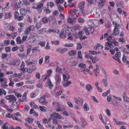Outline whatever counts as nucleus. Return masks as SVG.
<instances>
[{
	"label": "nucleus",
	"mask_w": 129,
	"mask_h": 129,
	"mask_svg": "<svg viewBox=\"0 0 129 129\" xmlns=\"http://www.w3.org/2000/svg\"><path fill=\"white\" fill-rule=\"evenodd\" d=\"M77 49L78 50H79L82 48V45L80 43H78L77 45Z\"/></svg>",
	"instance_id": "ea45409f"
},
{
	"label": "nucleus",
	"mask_w": 129,
	"mask_h": 129,
	"mask_svg": "<svg viewBox=\"0 0 129 129\" xmlns=\"http://www.w3.org/2000/svg\"><path fill=\"white\" fill-rule=\"evenodd\" d=\"M83 30L85 31V34L87 35H88L90 34V32L92 34L94 31V29L93 28L89 27L86 28L85 27H84Z\"/></svg>",
	"instance_id": "f257e3e1"
},
{
	"label": "nucleus",
	"mask_w": 129,
	"mask_h": 129,
	"mask_svg": "<svg viewBox=\"0 0 129 129\" xmlns=\"http://www.w3.org/2000/svg\"><path fill=\"white\" fill-rule=\"evenodd\" d=\"M58 9L60 12H62L63 10V7L61 5H58L57 6Z\"/></svg>",
	"instance_id": "f704fd0d"
},
{
	"label": "nucleus",
	"mask_w": 129,
	"mask_h": 129,
	"mask_svg": "<svg viewBox=\"0 0 129 129\" xmlns=\"http://www.w3.org/2000/svg\"><path fill=\"white\" fill-rule=\"evenodd\" d=\"M6 99L12 101H14L12 103V104L15 101H16V98L13 95H9L7 96L6 97Z\"/></svg>",
	"instance_id": "20e7f679"
},
{
	"label": "nucleus",
	"mask_w": 129,
	"mask_h": 129,
	"mask_svg": "<svg viewBox=\"0 0 129 129\" xmlns=\"http://www.w3.org/2000/svg\"><path fill=\"white\" fill-rule=\"evenodd\" d=\"M43 123L45 124H46L47 123H50V119L47 120L45 119H43Z\"/></svg>",
	"instance_id": "4c0bfd02"
},
{
	"label": "nucleus",
	"mask_w": 129,
	"mask_h": 129,
	"mask_svg": "<svg viewBox=\"0 0 129 129\" xmlns=\"http://www.w3.org/2000/svg\"><path fill=\"white\" fill-rule=\"evenodd\" d=\"M45 85L46 87H48L50 89H52L53 86V85L51 82H50V83H46Z\"/></svg>",
	"instance_id": "6ab92c4d"
},
{
	"label": "nucleus",
	"mask_w": 129,
	"mask_h": 129,
	"mask_svg": "<svg viewBox=\"0 0 129 129\" xmlns=\"http://www.w3.org/2000/svg\"><path fill=\"white\" fill-rule=\"evenodd\" d=\"M68 49L67 48L62 49L61 48H58L56 49V51L61 54H63L67 51Z\"/></svg>",
	"instance_id": "ddd939ff"
},
{
	"label": "nucleus",
	"mask_w": 129,
	"mask_h": 129,
	"mask_svg": "<svg viewBox=\"0 0 129 129\" xmlns=\"http://www.w3.org/2000/svg\"><path fill=\"white\" fill-rule=\"evenodd\" d=\"M106 112L107 115L109 116H111V114L110 113V111L108 109H106Z\"/></svg>",
	"instance_id": "e2e57ef3"
},
{
	"label": "nucleus",
	"mask_w": 129,
	"mask_h": 129,
	"mask_svg": "<svg viewBox=\"0 0 129 129\" xmlns=\"http://www.w3.org/2000/svg\"><path fill=\"white\" fill-rule=\"evenodd\" d=\"M23 3L25 5L27 6L30 4V3L26 0H24L23 1Z\"/></svg>",
	"instance_id": "052dcab7"
},
{
	"label": "nucleus",
	"mask_w": 129,
	"mask_h": 129,
	"mask_svg": "<svg viewBox=\"0 0 129 129\" xmlns=\"http://www.w3.org/2000/svg\"><path fill=\"white\" fill-rule=\"evenodd\" d=\"M16 41L18 44H21L23 43V42L21 40L20 36H18L16 39Z\"/></svg>",
	"instance_id": "f3484780"
},
{
	"label": "nucleus",
	"mask_w": 129,
	"mask_h": 129,
	"mask_svg": "<svg viewBox=\"0 0 129 129\" xmlns=\"http://www.w3.org/2000/svg\"><path fill=\"white\" fill-rule=\"evenodd\" d=\"M20 62L19 59L15 58L11 60L10 61V64L12 65L17 66L19 65Z\"/></svg>",
	"instance_id": "f03ea898"
},
{
	"label": "nucleus",
	"mask_w": 129,
	"mask_h": 129,
	"mask_svg": "<svg viewBox=\"0 0 129 129\" xmlns=\"http://www.w3.org/2000/svg\"><path fill=\"white\" fill-rule=\"evenodd\" d=\"M24 46L23 45H21L19 47V51L20 52H23L24 51Z\"/></svg>",
	"instance_id": "a19ab883"
},
{
	"label": "nucleus",
	"mask_w": 129,
	"mask_h": 129,
	"mask_svg": "<svg viewBox=\"0 0 129 129\" xmlns=\"http://www.w3.org/2000/svg\"><path fill=\"white\" fill-rule=\"evenodd\" d=\"M93 0H86L87 2H88V5L91 6L93 4Z\"/></svg>",
	"instance_id": "6e6d98bb"
},
{
	"label": "nucleus",
	"mask_w": 129,
	"mask_h": 129,
	"mask_svg": "<svg viewBox=\"0 0 129 129\" xmlns=\"http://www.w3.org/2000/svg\"><path fill=\"white\" fill-rule=\"evenodd\" d=\"M27 29L29 31H33L35 30V27L34 25L29 26L27 27Z\"/></svg>",
	"instance_id": "a878e982"
},
{
	"label": "nucleus",
	"mask_w": 129,
	"mask_h": 129,
	"mask_svg": "<svg viewBox=\"0 0 129 129\" xmlns=\"http://www.w3.org/2000/svg\"><path fill=\"white\" fill-rule=\"evenodd\" d=\"M91 98L96 103H99V101L97 100V99L94 96H91Z\"/></svg>",
	"instance_id": "3c124183"
},
{
	"label": "nucleus",
	"mask_w": 129,
	"mask_h": 129,
	"mask_svg": "<svg viewBox=\"0 0 129 129\" xmlns=\"http://www.w3.org/2000/svg\"><path fill=\"white\" fill-rule=\"evenodd\" d=\"M77 63H78L77 62L74 61L71 62L70 63V65L71 67H73L76 66Z\"/></svg>",
	"instance_id": "2f4dec72"
},
{
	"label": "nucleus",
	"mask_w": 129,
	"mask_h": 129,
	"mask_svg": "<svg viewBox=\"0 0 129 129\" xmlns=\"http://www.w3.org/2000/svg\"><path fill=\"white\" fill-rule=\"evenodd\" d=\"M88 25L89 26V27H92L93 28L95 26L94 24V22L92 20H89L87 22Z\"/></svg>",
	"instance_id": "f8f14e48"
},
{
	"label": "nucleus",
	"mask_w": 129,
	"mask_h": 129,
	"mask_svg": "<svg viewBox=\"0 0 129 129\" xmlns=\"http://www.w3.org/2000/svg\"><path fill=\"white\" fill-rule=\"evenodd\" d=\"M49 24L50 26H53L54 25L56 22L55 19L52 17H50L48 18Z\"/></svg>",
	"instance_id": "0eeeda50"
},
{
	"label": "nucleus",
	"mask_w": 129,
	"mask_h": 129,
	"mask_svg": "<svg viewBox=\"0 0 129 129\" xmlns=\"http://www.w3.org/2000/svg\"><path fill=\"white\" fill-rule=\"evenodd\" d=\"M78 58H79L81 59L82 57L81 55V51H79L78 52Z\"/></svg>",
	"instance_id": "de8ad7c7"
},
{
	"label": "nucleus",
	"mask_w": 129,
	"mask_h": 129,
	"mask_svg": "<svg viewBox=\"0 0 129 129\" xmlns=\"http://www.w3.org/2000/svg\"><path fill=\"white\" fill-rule=\"evenodd\" d=\"M27 69V71L26 72H28L29 73H32L33 71H34L36 69V67L35 65H33L30 66L29 68L28 69L26 68Z\"/></svg>",
	"instance_id": "6e6552de"
},
{
	"label": "nucleus",
	"mask_w": 129,
	"mask_h": 129,
	"mask_svg": "<svg viewBox=\"0 0 129 129\" xmlns=\"http://www.w3.org/2000/svg\"><path fill=\"white\" fill-rule=\"evenodd\" d=\"M39 102L43 105H46L47 103V102L46 101V97L43 96L39 98Z\"/></svg>",
	"instance_id": "39448f33"
},
{
	"label": "nucleus",
	"mask_w": 129,
	"mask_h": 129,
	"mask_svg": "<svg viewBox=\"0 0 129 129\" xmlns=\"http://www.w3.org/2000/svg\"><path fill=\"white\" fill-rule=\"evenodd\" d=\"M78 22L79 23H83L84 22V19L81 18H79L78 19Z\"/></svg>",
	"instance_id": "338daca9"
},
{
	"label": "nucleus",
	"mask_w": 129,
	"mask_h": 129,
	"mask_svg": "<svg viewBox=\"0 0 129 129\" xmlns=\"http://www.w3.org/2000/svg\"><path fill=\"white\" fill-rule=\"evenodd\" d=\"M13 115L14 117H13V118L14 120H16L19 122L21 121V119H18L17 117L18 116H21V115L20 113L19 112H17L15 114H14Z\"/></svg>",
	"instance_id": "9d476101"
},
{
	"label": "nucleus",
	"mask_w": 129,
	"mask_h": 129,
	"mask_svg": "<svg viewBox=\"0 0 129 129\" xmlns=\"http://www.w3.org/2000/svg\"><path fill=\"white\" fill-rule=\"evenodd\" d=\"M65 45L66 47H73V44L72 43L70 44L66 43Z\"/></svg>",
	"instance_id": "4d7b16f0"
},
{
	"label": "nucleus",
	"mask_w": 129,
	"mask_h": 129,
	"mask_svg": "<svg viewBox=\"0 0 129 129\" xmlns=\"http://www.w3.org/2000/svg\"><path fill=\"white\" fill-rule=\"evenodd\" d=\"M42 21L44 23H47L48 21V19L47 17H44L42 18Z\"/></svg>",
	"instance_id": "c756f323"
},
{
	"label": "nucleus",
	"mask_w": 129,
	"mask_h": 129,
	"mask_svg": "<svg viewBox=\"0 0 129 129\" xmlns=\"http://www.w3.org/2000/svg\"><path fill=\"white\" fill-rule=\"evenodd\" d=\"M76 54V51L75 50H72L70 51L69 53V55L70 56L75 55Z\"/></svg>",
	"instance_id": "dca6fc26"
},
{
	"label": "nucleus",
	"mask_w": 129,
	"mask_h": 129,
	"mask_svg": "<svg viewBox=\"0 0 129 129\" xmlns=\"http://www.w3.org/2000/svg\"><path fill=\"white\" fill-rule=\"evenodd\" d=\"M55 79L56 80V85H59L61 79L59 77V75L58 74H56V75Z\"/></svg>",
	"instance_id": "1a4fd4ad"
},
{
	"label": "nucleus",
	"mask_w": 129,
	"mask_h": 129,
	"mask_svg": "<svg viewBox=\"0 0 129 129\" xmlns=\"http://www.w3.org/2000/svg\"><path fill=\"white\" fill-rule=\"evenodd\" d=\"M85 2H82L80 3L78 5V7L79 8L82 9L84 8Z\"/></svg>",
	"instance_id": "412c9836"
},
{
	"label": "nucleus",
	"mask_w": 129,
	"mask_h": 129,
	"mask_svg": "<svg viewBox=\"0 0 129 129\" xmlns=\"http://www.w3.org/2000/svg\"><path fill=\"white\" fill-rule=\"evenodd\" d=\"M98 60V59L97 58L95 57H93V59L91 61L93 63H95L97 62Z\"/></svg>",
	"instance_id": "8fccbe9b"
},
{
	"label": "nucleus",
	"mask_w": 129,
	"mask_h": 129,
	"mask_svg": "<svg viewBox=\"0 0 129 129\" xmlns=\"http://www.w3.org/2000/svg\"><path fill=\"white\" fill-rule=\"evenodd\" d=\"M86 88L87 91H89L92 89V87L90 84H88L86 85Z\"/></svg>",
	"instance_id": "b1692460"
},
{
	"label": "nucleus",
	"mask_w": 129,
	"mask_h": 129,
	"mask_svg": "<svg viewBox=\"0 0 129 129\" xmlns=\"http://www.w3.org/2000/svg\"><path fill=\"white\" fill-rule=\"evenodd\" d=\"M4 26L5 29L7 30L9 29V25L7 23L4 24Z\"/></svg>",
	"instance_id": "c9c22d12"
},
{
	"label": "nucleus",
	"mask_w": 129,
	"mask_h": 129,
	"mask_svg": "<svg viewBox=\"0 0 129 129\" xmlns=\"http://www.w3.org/2000/svg\"><path fill=\"white\" fill-rule=\"evenodd\" d=\"M101 46V45L100 43H98L96 45H95L94 47V48L95 50H96L99 48Z\"/></svg>",
	"instance_id": "603ef678"
},
{
	"label": "nucleus",
	"mask_w": 129,
	"mask_h": 129,
	"mask_svg": "<svg viewBox=\"0 0 129 129\" xmlns=\"http://www.w3.org/2000/svg\"><path fill=\"white\" fill-rule=\"evenodd\" d=\"M119 30L118 29H117L116 27H115L113 35H114V36H118L119 35Z\"/></svg>",
	"instance_id": "4468645a"
},
{
	"label": "nucleus",
	"mask_w": 129,
	"mask_h": 129,
	"mask_svg": "<svg viewBox=\"0 0 129 129\" xmlns=\"http://www.w3.org/2000/svg\"><path fill=\"white\" fill-rule=\"evenodd\" d=\"M20 68L21 70L22 71L23 73L25 72L26 70H27V69H26V68H25L24 67H23L22 66H21Z\"/></svg>",
	"instance_id": "5fc2aeb1"
},
{
	"label": "nucleus",
	"mask_w": 129,
	"mask_h": 129,
	"mask_svg": "<svg viewBox=\"0 0 129 129\" xmlns=\"http://www.w3.org/2000/svg\"><path fill=\"white\" fill-rule=\"evenodd\" d=\"M24 17L23 16H18L17 19L18 21H20L22 20L23 18Z\"/></svg>",
	"instance_id": "0e129e2a"
},
{
	"label": "nucleus",
	"mask_w": 129,
	"mask_h": 129,
	"mask_svg": "<svg viewBox=\"0 0 129 129\" xmlns=\"http://www.w3.org/2000/svg\"><path fill=\"white\" fill-rule=\"evenodd\" d=\"M47 5L48 6H49L50 8H52L54 6V4L53 2H50L49 3L48 2L47 3Z\"/></svg>",
	"instance_id": "7c9ffc66"
},
{
	"label": "nucleus",
	"mask_w": 129,
	"mask_h": 129,
	"mask_svg": "<svg viewBox=\"0 0 129 129\" xmlns=\"http://www.w3.org/2000/svg\"><path fill=\"white\" fill-rule=\"evenodd\" d=\"M64 2V0H56L55 3L58 4L60 3H63Z\"/></svg>",
	"instance_id": "09e8293b"
},
{
	"label": "nucleus",
	"mask_w": 129,
	"mask_h": 129,
	"mask_svg": "<svg viewBox=\"0 0 129 129\" xmlns=\"http://www.w3.org/2000/svg\"><path fill=\"white\" fill-rule=\"evenodd\" d=\"M19 15V14L18 12L17 11H16L15 12L14 14V17L15 19L16 20L17 19V17H18V16Z\"/></svg>",
	"instance_id": "c03bdc74"
},
{
	"label": "nucleus",
	"mask_w": 129,
	"mask_h": 129,
	"mask_svg": "<svg viewBox=\"0 0 129 129\" xmlns=\"http://www.w3.org/2000/svg\"><path fill=\"white\" fill-rule=\"evenodd\" d=\"M7 56V55L5 53H2V58L4 59L6 58Z\"/></svg>",
	"instance_id": "13d9d810"
},
{
	"label": "nucleus",
	"mask_w": 129,
	"mask_h": 129,
	"mask_svg": "<svg viewBox=\"0 0 129 129\" xmlns=\"http://www.w3.org/2000/svg\"><path fill=\"white\" fill-rule=\"evenodd\" d=\"M102 82L103 83L105 87H107V79H103L102 80Z\"/></svg>",
	"instance_id": "58836bf2"
},
{
	"label": "nucleus",
	"mask_w": 129,
	"mask_h": 129,
	"mask_svg": "<svg viewBox=\"0 0 129 129\" xmlns=\"http://www.w3.org/2000/svg\"><path fill=\"white\" fill-rule=\"evenodd\" d=\"M34 119L33 118H31L29 117H28L25 119V120L27 122H28V123H32Z\"/></svg>",
	"instance_id": "5701e85b"
},
{
	"label": "nucleus",
	"mask_w": 129,
	"mask_h": 129,
	"mask_svg": "<svg viewBox=\"0 0 129 129\" xmlns=\"http://www.w3.org/2000/svg\"><path fill=\"white\" fill-rule=\"evenodd\" d=\"M118 41L119 42H122L123 43H124L125 41V40L123 38H119L118 39Z\"/></svg>",
	"instance_id": "774afa93"
},
{
	"label": "nucleus",
	"mask_w": 129,
	"mask_h": 129,
	"mask_svg": "<svg viewBox=\"0 0 129 129\" xmlns=\"http://www.w3.org/2000/svg\"><path fill=\"white\" fill-rule=\"evenodd\" d=\"M30 31H29V29H27V28H26V30L24 31L25 33L24 34L26 35H28L30 33Z\"/></svg>",
	"instance_id": "69168bd1"
},
{
	"label": "nucleus",
	"mask_w": 129,
	"mask_h": 129,
	"mask_svg": "<svg viewBox=\"0 0 129 129\" xmlns=\"http://www.w3.org/2000/svg\"><path fill=\"white\" fill-rule=\"evenodd\" d=\"M78 67H80V68H85L86 65L84 63H81L79 64L78 65Z\"/></svg>",
	"instance_id": "e433bc0d"
},
{
	"label": "nucleus",
	"mask_w": 129,
	"mask_h": 129,
	"mask_svg": "<svg viewBox=\"0 0 129 129\" xmlns=\"http://www.w3.org/2000/svg\"><path fill=\"white\" fill-rule=\"evenodd\" d=\"M89 53L91 54L94 55H96L97 54V52L96 51H92L91 50H90L89 51Z\"/></svg>",
	"instance_id": "a18cd8bd"
},
{
	"label": "nucleus",
	"mask_w": 129,
	"mask_h": 129,
	"mask_svg": "<svg viewBox=\"0 0 129 129\" xmlns=\"http://www.w3.org/2000/svg\"><path fill=\"white\" fill-rule=\"evenodd\" d=\"M61 116L58 113H53L51 115L50 119H61Z\"/></svg>",
	"instance_id": "7ed1b4c3"
},
{
	"label": "nucleus",
	"mask_w": 129,
	"mask_h": 129,
	"mask_svg": "<svg viewBox=\"0 0 129 129\" xmlns=\"http://www.w3.org/2000/svg\"><path fill=\"white\" fill-rule=\"evenodd\" d=\"M40 109L43 112H45L46 110V108L44 106H40Z\"/></svg>",
	"instance_id": "c85d7f7f"
},
{
	"label": "nucleus",
	"mask_w": 129,
	"mask_h": 129,
	"mask_svg": "<svg viewBox=\"0 0 129 129\" xmlns=\"http://www.w3.org/2000/svg\"><path fill=\"white\" fill-rule=\"evenodd\" d=\"M21 14L22 15L25 16L27 14V12H29L30 9L29 8H27V9L21 8L19 9Z\"/></svg>",
	"instance_id": "423d86ee"
},
{
	"label": "nucleus",
	"mask_w": 129,
	"mask_h": 129,
	"mask_svg": "<svg viewBox=\"0 0 129 129\" xmlns=\"http://www.w3.org/2000/svg\"><path fill=\"white\" fill-rule=\"evenodd\" d=\"M57 67L56 68L55 71L57 72L61 73L62 72V69L59 66L57 65Z\"/></svg>",
	"instance_id": "cd10ccee"
},
{
	"label": "nucleus",
	"mask_w": 129,
	"mask_h": 129,
	"mask_svg": "<svg viewBox=\"0 0 129 129\" xmlns=\"http://www.w3.org/2000/svg\"><path fill=\"white\" fill-rule=\"evenodd\" d=\"M8 123H6L4 124L2 126V128L3 129H8V127L6 125V124H7Z\"/></svg>",
	"instance_id": "864d4df0"
},
{
	"label": "nucleus",
	"mask_w": 129,
	"mask_h": 129,
	"mask_svg": "<svg viewBox=\"0 0 129 129\" xmlns=\"http://www.w3.org/2000/svg\"><path fill=\"white\" fill-rule=\"evenodd\" d=\"M105 1L106 0H100L99 1V4L103 7L105 5Z\"/></svg>",
	"instance_id": "aec40b11"
},
{
	"label": "nucleus",
	"mask_w": 129,
	"mask_h": 129,
	"mask_svg": "<svg viewBox=\"0 0 129 129\" xmlns=\"http://www.w3.org/2000/svg\"><path fill=\"white\" fill-rule=\"evenodd\" d=\"M122 95L124 101L125 102H129V98L127 97L125 92L123 93Z\"/></svg>",
	"instance_id": "2eb2a0df"
},
{
	"label": "nucleus",
	"mask_w": 129,
	"mask_h": 129,
	"mask_svg": "<svg viewBox=\"0 0 129 129\" xmlns=\"http://www.w3.org/2000/svg\"><path fill=\"white\" fill-rule=\"evenodd\" d=\"M115 3L118 6L121 5L123 4V2H122L120 1H116Z\"/></svg>",
	"instance_id": "79ce46f5"
},
{
	"label": "nucleus",
	"mask_w": 129,
	"mask_h": 129,
	"mask_svg": "<svg viewBox=\"0 0 129 129\" xmlns=\"http://www.w3.org/2000/svg\"><path fill=\"white\" fill-rule=\"evenodd\" d=\"M41 23L40 22H38L36 24V27L37 29H39L41 27Z\"/></svg>",
	"instance_id": "37998d69"
},
{
	"label": "nucleus",
	"mask_w": 129,
	"mask_h": 129,
	"mask_svg": "<svg viewBox=\"0 0 129 129\" xmlns=\"http://www.w3.org/2000/svg\"><path fill=\"white\" fill-rule=\"evenodd\" d=\"M99 70H97L96 69H94L93 70V71L95 73V76L96 77L98 75Z\"/></svg>",
	"instance_id": "bf43d9fd"
},
{
	"label": "nucleus",
	"mask_w": 129,
	"mask_h": 129,
	"mask_svg": "<svg viewBox=\"0 0 129 129\" xmlns=\"http://www.w3.org/2000/svg\"><path fill=\"white\" fill-rule=\"evenodd\" d=\"M78 10H76L75 9H73L71 10L70 12V14L73 16L75 15L76 13V12L78 11Z\"/></svg>",
	"instance_id": "393cba45"
},
{
	"label": "nucleus",
	"mask_w": 129,
	"mask_h": 129,
	"mask_svg": "<svg viewBox=\"0 0 129 129\" xmlns=\"http://www.w3.org/2000/svg\"><path fill=\"white\" fill-rule=\"evenodd\" d=\"M13 116V115H11V114L9 113H7L6 115V117L9 118H12L14 120L13 118V117H14Z\"/></svg>",
	"instance_id": "72a5a7b5"
},
{
	"label": "nucleus",
	"mask_w": 129,
	"mask_h": 129,
	"mask_svg": "<svg viewBox=\"0 0 129 129\" xmlns=\"http://www.w3.org/2000/svg\"><path fill=\"white\" fill-rule=\"evenodd\" d=\"M40 49H37V47H35L34 49H33V52L35 53V52H40Z\"/></svg>",
	"instance_id": "473e14b6"
},
{
	"label": "nucleus",
	"mask_w": 129,
	"mask_h": 129,
	"mask_svg": "<svg viewBox=\"0 0 129 129\" xmlns=\"http://www.w3.org/2000/svg\"><path fill=\"white\" fill-rule=\"evenodd\" d=\"M121 53L120 52H116L115 54V57L119 58L121 57Z\"/></svg>",
	"instance_id": "680f3d73"
},
{
	"label": "nucleus",
	"mask_w": 129,
	"mask_h": 129,
	"mask_svg": "<svg viewBox=\"0 0 129 129\" xmlns=\"http://www.w3.org/2000/svg\"><path fill=\"white\" fill-rule=\"evenodd\" d=\"M18 56L22 58L26 59L27 57V55L24 53H19L18 54Z\"/></svg>",
	"instance_id": "a211bd4d"
},
{
	"label": "nucleus",
	"mask_w": 129,
	"mask_h": 129,
	"mask_svg": "<svg viewBox=\"0 0 129 129\" xmlns=\"http://www.w3.org/2000/svg\"><path fill=\"white\" fill-rule=\"evenodd\" d=\"M80 118L81 120V122L82 123L81 126L82 127L84 128L85 126L87 125V123L86 121L84 119L81 117H80Z\"/></svg>",
	"instance_id": "9b49d317"
},
{
	"label": "nucleus",
	"mask_w": 129,
	"mask_h": 129,
	"mask_svg": "<svg viewBox=\"0 0 129 129\" xmlns=\"http://www.w3.org/2000/svg\"><path fill=\"white\" fill-rule=\"evenodd\" d=\"M110 92L109 90H108L106 92H104L102 94V96H106Z\"/></svg>",
	"instance_id": "49530a36"
},
{
	"label": "nucleus",
	"mask_w": 129,
	"mask_h": 129,
	"mask_svg": "<svg viewBox=\"0 0 129 129\" xmlns=\"http://www.w3.org/2000/svg\"><path fill=\"white\" fill-rule=\"evenodd\" d=\"M6 94V92L3 88H1L0 89V96L3 94L5 95Z\"/></svg>",
	"instance_id": "4be33fe9"
},
{
	"label": "nucleus",
	"mask_w": 129,
	"mask_h": 129,
	"mask_svg": "<svg viewBox=\"0 0 129 129\" xmlns=\"http://www.w3.org/2000/svg\"><path fill=\"white\" fill-rule=\"evenodd\" d=\"M84 109L86 111H88L89 109V108L88 105L86 104H84L83 106Z\"/></svg>",
	"instance_id": "bb28decb"
}]
</instances>
